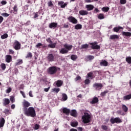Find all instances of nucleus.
I'll return each instance as SVG.
<instances>
[{
    "label": "nucleus",
    "instance_id": "nucleus-28",
    "mask_svg": "<svg viewBox=\"0 0 131 131\" xmlns=\"http://www.w3.org/2000/svg\"><path fill=\"white\" fill-rule=\"evenodd\" d=\"M82 28V25L80 24H77L75 26V29L78 30L79 29H81Z\"/></svg>",
    "mask_w": 131,
    "mask_h": 131
},
{
    "label": "nucleus",
    "instance_id": "nucleus-16",
    "mask_svg": "<svg viewBox=\"0 0 131 131\" xmlns=\"http://www.w3.org/2000/svg\"><path fill=\"white\" fill-rule=\"evenodd\" d=\"M6 58L5 61L7 63H11V62H12V56L8 55H6Z\"/></svg>",
    "mask_w": 131,
    "mask_h": 131
},
{
    "label": "nucleus",
    "instance_id": "nucleus-42",
    "mask_svg": "<svg viewBox=\"0 0 131 131\" xmlns=\"http://www.w3.org/2000/svg\"><path fill=\"white\" fill-rule=\"evenodd\" d=\"M8 36H9L8 34L5 33L1 36V38L2 39H5V38H7Z\"/></svg>",
    "mask_w": 131,
    "mask_h": 131
},
{
    "label": "nucleus",
    "instance_id": "nucleus-39",
    "mask_svg": "<svg viewBox=\"0 0 131 131\" xmlns=\"http://www.w3.org/2000/svg\"><path fill=\"white\" fill-rule=\"evenodd\" d=\"M126 62L128 64H131V57L128 56L126 57Z\"/></svg>",
    "mask_w": 131,
    "mask_h": 131
},
{
    "label": "nucleus",
    "instance_id": "nucleus-31",
    "mask_svg": "<svg viewBox=\"0 0 131 131\" xmlns=\"http://www.w3.org/2000/svg\"><path fill=\"white\" fill-rule=\"evenodd\" d=\"M98 18L99 19V20H102V19H104L105 18V16H104V14L100 13L98 14Z\"/></svg>",
    "mask_w": 131,
    "mask_h": 131
},
{
    "label": "nucleus",
    "instance_id": "nucleus-10",
    "mask_svg": "<svg viewBox=\"0 0 131 131\" xmlns=\"http://www.w3.org/2000/svg\"><path fill=\"white\" fill-rule=\"evenodd\" d=\"M54 59L55 58L53 54H48V56L47 57L48 61H49V62H53Z\"/></svg>",
    "mask_w": 131,
    "mask_h": 131
},
{
    "label": "nucleus",
    "instance_id": "nucleus-54",
    "mask_svg": "<svg viewBox=\"0 0 131 131\" xmlns=\"http://www.w3.org/2000/svg\"><path fill=\"white\" fill-rule=\"evenodd\" d=\"M1 15L3 16V17H9V14L7 13H2Z\"/></svg>",
    "mask_w": 131,
    "mask_h": 131
},
{
    "label": "nucleus",
    "instance_id": "nucleus-58",
    "mask_svg": "<svg viewBox=\"0 0 131 131\" xmlns=\"http://www.w3.org/2000/svg\"><path fill=\"white\" fill-rule=\"evenodd\" d=\"M41 46H42V44H41V43H38L36 45L35 48H40V47H41Z\"/></svg>",
    "mask_w": 131,
    "mask_h": 131
},
{
    "label": "nucleus",
    "instance_id": "nucleus-2",
    "mask_svg": "<svg viewBox=\"0 0 131 131\" xmlns=\"http://www.w3.org/2000/svg\"><path fill=\"white\" fill-rule=\"evenodd\" d=\"M58 70H60V68H57L56 66H52L48 69L47 72L49 74H50V75H54V74H56L57 73V71H58Z\"/></svg>",
    "mask_w": 131,
    "mask_h": 131
},
{
    "label": "nucleus",
    "instance_id": "nucleus-12",
    "mask_svg": "<svg viewBox=\"0 0 131 131\" xmlns=\"http://www.w3.org/2000/svg\"><path fill=\"white\" fill-rule=\"evenodd\" d=\"M97 103H99V98L97 97H94L90 101V104H97Z\"/></svg>",
    "mask_w": 131,
    "mask_h": 131
},
{
    "label": "nucleus",
    "instance_id": "nucleus-18",
    "mask_svg": "<svg viewBox=\"0 0 131 131\" xmlns=\"http://www.w3.org/2000/svg\"><path fill=\"white\" fill-rule=\"evenodd\" d=\"M5 122H6L5 118H1L0 119V128H2V127H4V125H5Z\"/></svg>",
    "mask_w": 131,
    "mask_h": 131
},
{
    "label": "nucleus",
    "instance_id": "nucleus-46",
    "mask_svg": "<svg viewBox=\"0 0 131 131\" xmlns=\"http://www.w3.org/2000/svg\"><path fill=\"white\" fill-rule=\"evenodd\" d=\"M26 58H32V53L31 52H29L26 56Z\"/></svg>",
    "mask_w": 131,
    "mask_h": 131
},
{
    "label": "nucleus",
    "instance_id": "nucleus-32",
    "mask_svg": "<svg viewBox=\"0 0 131 131\" xmlns=\"http://www.w3.org/2000/svg\"><path fill=\"white\" fill-rule=\"evenodd\" d=\"M56 45H57V43H50L48 45V47L51 49H55L56 48Z\"/></svg>",
    "mask_w": 131,
    "mask_h": 131
},
{
    "label": "nucleus",
    "instance_id": "nucleus-52",
    "mask_svg": "<svg viewBox=\"0 0 131 131\" xmlns=\"http://www.w3.org/2000/svg\"><path fill=\"white\" fill-rule=\"evenodd\" d=\"M12 92V88H9L7 90H6V92L7 94H10Z\"/></svg>",
    "mask_w": 131,
    "mask_h": 131
},
{
    "label": "nucleus",
    "instance_id": "nucleus-3",
    "mask_svg": "<svg viewBox=\"0 0 131 131\" xmlns=\"http://www.w3.org/2000/svg\"><path fill=\"white\" fill-rule=\"evenodd\" d=\"M82 122L84 124L90 123L91 122V115L89 113L84 114L82 117Z\"/></svg>",
    "mask_w": 131,
    "mask_h": 131
},
{
    "label": "nucleus",
    "instance_id": "nucleus-25",
    "mask_svg": "<svg viewBox=\"0 0 131 131\" xmlns=\"http://www.w3.org/2000/svg\"><path fill=\"white\" fill-rule=\"evenodd\" d=\"M68 53V50H67V49H66V48H62L60 50V54H67Z\"/></svg>",
    "mask_w": 131,
    "mask_h": 131
},
{
    "label": "nucleus",
    "instance_id": "nucleus-36",
    "mask_svg": "<svg viewBox=\"0 0 131 131\" xmlns=\"http://www.w3.org/2000/svg\"><path fill=\"white\" fill-rule=\"evenodd\" d=\"M131 99V94L123 97V100H129Z\"/></svg>",
    "mask_w": 131,
    "mask_h": 131
},
{
    "label": "nucleus",
    "instance_id": "nucleus-60",
    "mask_svg": "<svg viewBox=\"0 0 131 131\" xmlns=\"http://www.w3.org/2000/svg\"><path fill=\"white\" fill-rule=\"evenodd\" d=\"M9 112H10V111L9 110V109L8 108H6L5 110H4V113L6 114H9Z\"/></svg>",
    "mask_w": 131,
    "mask_h": 131
},
{
    "label": "nucleus",
    "instance_id": "nucleus-48",
    "mask_svg": "<svg viewBox=\"0 0 131 131\" xmlns=\"http://www.w3.org/2000/svg\"><path fill=\"white\" fill-rule=\"evenodd\" d=\"M107 93H108V91H105L103 92H102L100 95H101V97H104V96H106V94H107Z\"/></svg>",
    "mask_w": 131,
    "mask_h": 131
},
{
    "label": "nucleus",
    "instance_id": "nucleus-41",
    "mask_svg": "<svg viewBox=\"0 0 131 131\" xmlns=\"http://www.w3.org/2000/svg\"><path fill=\"white\" fill-rule=\"evenodd\" d=\"M109 10H110V8H109V7H103L102 8V11H103V12H108V11H109Z\"/></svg>",
    "mask_w": 131,
    "mask_h": 131
},
{
    "label": "nucleus",
    "instance_id": "nucleus-26",
    "mask_svg": "<svg viewBox=\"0 0 131 131\" xmlns=\"http://www.w3.org/2000/svg\"><path fill=\"white\" fill-rule=\"evenodd\" d=\"M119 38V36L117 35H112L110 37V39H118Z\"/></svg>",
    "mask_w": 131,
    "mask_h": 131
},
{
    "label": "nucleus",
    "instance_id": "nucleus-22",
    "mask_svg": "<svg viewBox=\"0 0 131 131\" xmlns=\"http://www.w3.org/2000/svg\"><path fill=\"white\" fill-rule=\"evenodd\" d=\"M122 35L123 36H126L127 37H130L131 33L129 32H122Z\"/></svg>",
    "mask_w": 131,
    "mask_h": 131
},
{
    "label": "nucleus",
    "instance_id": "nucleus-62",
    "mask_svg": "<svg viewBox=\"0 0 131 131\" xmlns=\"http://www.w3.org/2000/svg\"><path fill=\"white\" fill-rule=\"evenodd\" d=\"M1 4H2V6H4V5H7V2L5 1H2L1 2Z\"/></svg>",
    "mask_w": 131,
    "mask_h": 131
},
{
    "label": "nucleus",
    "instance_id": "nucleus-29",
    "mask_svg": "<svg viewBox=\"0 0 131 131\" xmlns=\"http://www.w3.org/2000/svg\"><path fill=\"white\" fill-rule=\"evenodd\" d=\"M23 63V60L22 59H18L17 62L15 63L16 66L21 65Z\"/></svg>",
    "mask_w": 131,
    "mask_h": 131
},
{
    "label": "nucleus",
    "instance_id": "nucleus-61",
    "mask_svg": "<svg viewBox=\"0 0 131 131\" xmlns=\"http://www.w3.org/2000/svg\"><path fill=\"white\" fill-rule=\"evenodd\" d=\"M20 94L22 95L23 98H26V96H25V93L22 91H20Z\"/></svg>",
    "mask_w": 131,
    "mask_h": 131
},
{
    "label": "nucleus",
    "instance_id": "nucleus-64",
    "mask_svg": "<svg viewBox=\"0 0 131 131\" xmlns=\"http://www.w3.org/2000/svg\"><path fill=\"white\" fill-rule=\"evenodd\" d=\"M14 53H15V52H14V51H13V50L9 49V54L13 55V54H14Z\"/></svg>",
    "mask_w": 131,
    "mask_h": 131
},
{
    "label": "nucleus",
    "instance_id": "nucleus-55",
    "mask_svg": "<svg viewBox=\"0 0 131 131\" xmlns=\"http://www.w3.org/2000/svg\"><path fill=\"white\" fill-rule=\"evenodd\" d=\"M48 5L49 7H54V4H53L52 1H50L49 2H48Z\"/></svg>",
    "mask_w": 131,
    "mask_h": 131
},
{
    "label": "nucleus",
    "instance_id": "nucleus-35",
    "mask_svg": "<svg viewBox=\"0 0 131 131\" xmlns=\"http://www.w3.org/2000/svg\"><path fill=\"white\" fill-rule=\"evenodd\" d=\"M71 125L73 127H76L77 125H78V122H73L71 123Z\"/></svg>",
    "mask_w": 131,
    "mask_h": 131
},
{
    "label": "nucleus",
    "instance_id": "nucleus-23",
    "mask_svg": "<svg viewBox=\"0 0 131 131\" xmlns=\"http://www.w3.org/2000/svg\"><path fill=\"white\" fill-rule=\"evenodd\" d=\"M71 116H73V117H77V112H76V110H72L71 113Z\"/></svg>",
    "mask_w": 131,
    "mask_h": 131
},
{
    "label": "nucleus",
    "instance_id": "nucleus-5",
    "mask_svg": "<svg viewBox=\"0 0 131 131\" xmlns=\"http://www.w3.org/2000/svg\"><path fill=\"white\" fill-rule=\"evenodd\" d=\"M13 47L14 50L18 51L21 49V43H20L18 40H15L13 43Z\"/></svg>",
    "mask_w": 131,
    "mask_h": 131
},
{
    "label": "nucleus",
    "instance_id": "nucleus-50",
    "mask_svg": "<svg viewBox=\"0 0 131 131\" xmlns=\"http://www.w3.org/2000/svg\"><path fill=\"white\" fill-rule=\"evenodd\" d=\"M39 127H40V126L38 125V124H36L34 125V129L36 130L39 128Z\"/></svg>",
    "mask_w": 131,
    "mask_h": 131
},
{
    "label": "nucleus",
    "instance_id": "nucleus-45",
    "mask_svg": "<svg viewBox=\"0 0 131 131\" xmlns=\"http://www.w3.org/2000/svg\"><path fill=\"white\" fill-rule=\"evenodd\" d=\"M93 72H89L87 75H88V77L91 78V79H93Z\"/></svg>",
    "mask_w": 131,
    "mask_h": 131
},
{
    "label": "nucleus",
    "instance_id": "nucleus-1",
    "mask_svg": "<svg viewBox=\"0 0 131 131\" xmlns=\"http://www.w3.org/2000/svg\"><path fill=\"white\" fill-rule=\"evenodd\" d=\"M24 114L26 116L32 117L33 118H34L36 116L35 109L33 107H29L28 108H25L24 111Z\"/></svg>",
    "mask_w": 131,
    "mask_h": 131
},
{
    "label": "nucleus",
    "instance_id": "nucleus-4",
    "mask_svg": "<svg viewBox=\"0 0 131 131\" xmlns=\"http://www.w3.org/2000/svg\"><path fill=\"white\" fill-rule=\"evenodd\" d=\"M110 122L112 124H114V123H121V122H122V120H121V119H120V118L118 117L115 118L112 117L110 119Z\"/></svg>",
    "mask_w": 131,
    "mask_h": 131
},
{
    "label": "nucleus",
    "instance_id": "nucleus-17",
    "mask_svg": "<svg viewBox=\"0 0 131 131\" xmlns=\"http://www.w3.org/2000/svg\"><path fill=\"white\" fill-rule=\"evenodd\" d=\"M86 9H87V11H92L95 9V6L93 5H87L85 7Z\"/></svg>",
    "mask_w": 131,
    "mask_h": 131
},
{
    "label": "nucleus",
    "instance_id": "nucleus-6",
    "mask_svg": "<svg viewBox=\"0 0 131 131\" xmlns=\"http://www.w3.org/2000/svg\"><path fill=\"white\" fill-rule=\"evenodd\" d=\"M93 88L97 90V91H100L103 89L104 85L101 83H95L93 85Z\"/></svg>",
    "mask_w": 131,
    "mask_h": 131
},
{
    "label": "nucleus",
    "instance_id": "nucleus-63",
    "mask_svg": "<svg viewBox=\"0 0 131 131\" xmlns=\"http://www.w3.org/2000/svg\"><path fill=\"white\" fill-rule=\"evenodd\" d=\"M99 12L100 10L98 8H95L94 13H96V14H97V13H99Z\"/></svg>",
    "mask_w": 131,
    "mask_h": 131
},
{
    "label": "nucleus",
    "instance_id": "nucleus-59",
    "mask_svg": "<svg viewBox=\"0 0 131 131\" xmlns=\"http://www.w3.org/2000/svg\"><path fill=\"white\" fill-rule=\"evenodd\" d=\"M34 18H37L38 17V12H36V13H34Z\"/></svg>",
    "mask_w": 131,
    "mask_h": 131
},
{
    "label": "nucleus",
    "instance_id": "nucleus-56",
    "mask_svg": "<svg viewBox=\"0 0 131 131\" xmlns=\"http://www.w3.org/2000/svg\"><path fill=\"white\" fill-rule=\"evenodd\" d=\"M95 58V57L94 56L89 55L88 56V59L89 60H93Z\"/></svg>",
    "mask_w": 131,
    "mask_h": 131
},
{
    "label": "nucleus",
    "instance_id": "nucleus-43",
    "mask_svg": "<svg viewBox=\"0 0 131 131\" xmlns=\"http://www.w3.org/2000/svg\"><path fill=\"white\" fill-rule=\"evenodd\" d=\"M88 48H89V45L84 44V45H81V49H88Z\"/></svg>",
    "mask_w": 131,
    "mask_h": 131
},
{
    "label": "nucleus",
    "instance_id": "nucleus-14",
    "mask_svg": "<svg viewBox=\"0 0 131 131\" xmlns=\"http://www.w3.org/2000/svg\"><path fill=\"white\" fill-rule=\"evenodd\" d=\"M63 47L66 48V50H67V51H68V52H69V51H71L73 48L72 45H69L67 43L64 44L63 45Z\"/></svg>",
    "mask_w": 131,
    "mask_h": 131
},
{
    "label": "nucleus",
    "instance_id": "nucleus-15",
    "mask_svg": "<svg viewBox=\"0 0 131 131\" xmlns=\"http://www.w3.org/2000/svg\"><path fill=\"white\" fill-rule=\"evenodd\" d=\"M58 6H60V8L64 9L66 6H67V3H64L63 1H59L58 2Z\"/></svg>",
    "mask_w": 131,
    "mask_h": 131
},
{
    "label": "nucleus",
    "instance_id": "nucleus-21",
    "mask_svg": "<svg viewBox=\"0 0 131 131\" xmlns=\"http://www.w3.org/2000/svg\"><path fill=\"white\" fill-rule=\"evenodd\" d=\"M10 104V99L9 98H5L3 99V105L4 106H7Z\"/></svg>",
    "mask_w": 131,
    "mask_h": 131
},
{
    "label": "nucleus",
    "instance_id": "nucleus-47",
    "mask_svg": "<svg viewBox=\"0 0 131 131\" xmlns=\"http://www.w3.org/2000/svg\"><path fill=\"white\" fill-rule=\"evenodd\" d=\"M101 128L103 130H107L108 129V126L106 125H102Z\"/></svg>",
    "mask_w": 131,
    "mask_h": 131
},
{
    "label": "nucleus",
    "instance_id": "nucleus-51",
    "mask_svg": "<svg viewBox=\"0 0 131 131\" xmlns=\"http://www.w3.org/2000/svg\"><path fill=\"white\" fill-rule=\"evenodd\" d=\"M46 40L47 42H49V43H53V41L51 40V38H48L46 39Z\"/></svg>",
    "mask_w": 131,
    "mask_h": 131
},
{
    "label": "nucleus",
    "instance_id": "nucleus-53",
    "mask_svg": "<svg viewBox=\"0 0 131 131\" xmlns=\"http://www.w3.org/2000/svg\"><path fill=\"white\" fill-rule=\"evenodd\" d=\"M81 79V77L80 76H77L75 78V81H77L78 80H80Z\"/></svg>",
    "mask_w": 131,
    "mask_h": 131
},
{
    "label": "nucleus",
    "instance_id": "nucleus-49",
    "mask_svg": "<svg viewBox=\"0 0 131 131\" xmlns=\"http://www.w3.org/2000/svg\"><path fill=\"white\" fill-rule=\"evenodd\" d=\"M84 83L85 84H90V83H91V81L89 79H86L84 80Z\"/></svg>",
    "mask_w": 131,
    "mask_h": 131
},
{
    "label": "nucleus",
    "instance_id": "nucleus-8",
    "mask_svg": "<svg viewBox=\"0 0 131 131\" xmlns=\"http://www.w3.org/2000/svg\"><path fill=\"white\" fill-rule=\"evenodd\" d=\"M23 110L24 111L25 109H27L29 106H30V103H29L28 101L24 100V102H23Z\"/></svg>",
    "mask_w": 131,
    "mask_h": 131
},
{
    "label": "nucleus",
    "instance_id": "nucleus-19",
    "mask_svg": "<svg viewBox=\"0 0 131 131\" xmlns=\"http://www.w3.org/2000/svg\"><path fill=\"white\" fill-rule=\"evenodd\" d=\"M55 83L57 88H60L62 86L63 84V81L61 80H58L56 82H55Z\"/></svg>",
    "mask_w": 131,
    "mask_h": 131
},
{
    "label": "nucleus",
    "instance_id": "nucleus-11",
    "mask_svg": "<svg viewBox=\"0 0 131 131\" xmlns=\"http://www.w3.org/2000/svg\"><path fill=\"white\" fill-rule=\"evenodd\" d=\"M49 28H51V29H55V28H57V27L58 26V23H51L49 25Z\"/></svg>",
    "mask_w": 131,
    "mask_h": 131
},
{
    "label": "nucleus",
    "instance_id": "nucleus-13",
    "mask_svg": "<svg viewBox=\"0 0 131 131\" xmlns=\"http://www.w3.org/2000/svg\"><path fill=\"white\" fill-rule=\"evenodd\" d=\"M62 113L68 116L70 114V110L67 108V107H64L62 109Z\"/></svg>",
    "mask_w": 131,
    "mask_h": 131
},
{
    "label": "nucleus",
    "instance_id": "nucleus-20",
    "mask_svg": "<svg viewBox=\"0 0 131 131\" xmlns=\"http://www.w3.org/2000/svg\"><path fill=\"white\" fill-rule=\"evenodd\" d=\"M79 13L81 16H85V15H88L89 14V12L86 10H84L79 11Z\"/></svg>",
    "mask_w": 131,
    "mask_h": 131
},
{
    "label": "nucleus",
    "instance_id": "nucleus-7",
    "mask_svg": "<svg viewBox=\"0 0 131 131\" xmlns=\"http://www.w3.org/2000/svg\"><path fill=\"white\" fill-rule=\"evenodd\" d=\"M90 46H91V48L92 50H99L100 49V47L98 45V42L94 41L93 42H90Z\"/></svg>",
    "mask_w": 131,
    "mask_h": 131
},
{
    "label": "nucleus",
    "instance_id": "nucleus-37",
    "mask_svg": "<svg viewBox=\"0 0 131 131\" xmlns=\"http://www.w3.org/2000/svg\"><path fill=\"white\" fill-rule=\"evenodd\" d=\"M17 6L16 5H14V7H13V12H14V14H17V13L18 12V8Z\"/></svg>",
    "mask_w": 131,
    "mask_h": 131
},
{
    "label": "nucleus",
    "instance_id": "nucleus-40",
    "mask_svg": "<svg viewBox=\"0 0 131 131\" xmlns=\"http://www.w3.org/2000/svg\"><path fill=\"white\" fill-rule=\"evenodd\" d=\"M52 91L53 93H56V94H58L60 91V88H54Z\"/></svg>",
    "mask_w": 131,
    "mask_h": 131
},
{
    "label": "nucleus",
    "instance_id": "nucleus-30",
    "mask_svg": "<svg viewBox=\"0 0 131 131\" xmlns=\"http://www.w3.org/2000/svg\"><path fill=\"white\" fill-rule=\"evenodd\" d=\"M122 110L123 112H127L128 110V108H127L126 107V105L123 104L122 105Z\"/></svg>",
    "mask_w": 131,
    "mask_h": 131
},
{
    "label": "nucleus",
    "instance_id": "nucleus-44",
    "mask_svg": "<svg viewBox=\"0 0 131 131\" xmlns=\"http://www.w3.org/2000/svg\"><path fill=\"white\" fill-rule=\"evenodd\" d=\"M10 100L12 103H15V97L13 96H10Z\"/></svg>",
    "mask_w": 131,
    "mask_h": 131
},
{
    "label": "nucleus",
    "instance_id": "nucleus-33",
    "mask_svg": "<svg viewBox=\"0 0 131 131\" xmlns=\"http://www.w3.org/2000/svg\"><path fill=\"white\" fill-rule=\"evenodd\" d=\"M71 59L73 61H76V59H77V55H72L71 56Z\"/></svg>",
    "mask_w": 131,
    "mask_h": 131
},
{
    "label": "nucleus",
    "instance_id": "nucleus-57",
    "mask_svg": "<svg viewBox=\"0 0 131 131\" xmlns=\"http://www.w3.org/2000/svg\"><path fill=\"white\" fill-rule=\"evenodd\" d=\"M121 5H125L126 4V0H120Z\"/></svg>",
    "mask_w": 131,
    "mask_h": 131
},
{
    "label": "nucleus",
    "instance_id": "nucleus-27",
    "mask_svg": "<svg viewBox=\"0 0 131 131\" xmlns=\"http://www.w3.org/2000/svg\"><path fill=\"white\" fill-rule=\"evenodd\" d=\"M120 29H123V28H122V27H120V26H119L118 27H115L113 29V31L115 32H118V31H119L120 30Z\"/></svg>",
    "mask_w": 131,
    "mask_h": 131
},
{
    "label": "nucleus",
    "instance_id": "nucleus-24",
    "mask_svg": "<svg viewBox=\"0 0 131 131\" xmlns=\"http://www.w3.org/2000/svg\"><path fill=\"white\" fill-rule=\"evenodd\" d=\"M100 66H108V62L106 60H102L101 62H100Z\"/></svg>",
    "mask_w": 131,
    "mask_h": 131
},
{
    "label": "nucleus",
    "instance_id": "nucleus-38",
    "mask_svg": "<svg viewBox=\"0 0 131 131\" xmlns=\"http://www.w3.org/2000/svg\"><path fill=\"white\" fill-rule=\"evenodd\" d=\"M1 68L3 71H5V70H6V68H7V67L6 66V64L4 63H2L1 64Z\"/></svg>",
    "mask_w": 131,
    "mask_h": 131
},
{
    "label": "nucleus",
    "instance_id": "nucleus-9",
    "mask_svg": "<svg viewBox=\"0 0 131 131\" xmlns=\"http://www.w3.org/2000/svg\"><path fill=\"white\" fill-rule=\"evenodd\" d=\"M68 19L71 23H73V24H77V19L73 16L69 17Z\"/></svg>",
    "mask_w": 131,
    "mask_h": 131
},
{
    "label": "nucleus",
    "instance_id": "nucleus-34",
    "mask_svg": "<svg viewBox=\"0 0 131 131\" xmlns=\"http://www.w3.org/2000/svg\"><path fill=\"white\" fill-rule=\"evenodd\" d=\"M67 99H68V97L67 96V95H66V94H63L62 100L65 101H67Z\"/></svg>",
    "mask_w": 131,
    "mask_h": 131
}]
</instances>
